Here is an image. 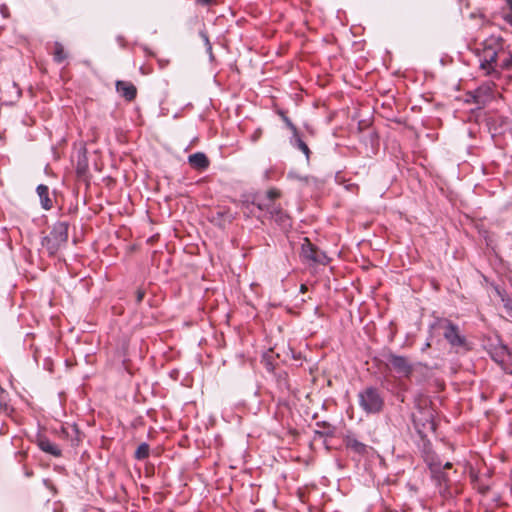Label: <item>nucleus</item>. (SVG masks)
Returning a JSON list of instances; mask_svg holds the SVG:
<instances>
[{"label":"nucleus","mask_w":512,"mask_h":512,"mask_svg":"<svg viewBox=\"0 0 512 512\" xmlns=\"http://www.w3.org/2000/svg\"><path fill=\"white\" fill-rule=\"evenodd\" d=\"M37 193L40 197L42 207L44 209H50L51 208V200L48 196V187L45 185H39L37 187Z\"/></svg>","instance_id":"nucleus-12"},{"label":"nucleus","mask_w":512,"mask_h":512,"mask_svg":"<svg viewBox=\"0 0 512 512\" xmlns=\"http://www.w3.org/2000/svg\"><path fill=\"white\" fill-rule=\"evenodd\" d=\"M299 147L308 156V154H309L308 146L305 143L300 142Z\"/></svg>","instance_id":"nucleus-22"},{"label":"nucleus","mask_w":512,"mask_h":512,"mask_svg":"<svg viewBox=\"0 0 512 512\" xmlns=\"http://www.w3.org/2000/svg\"><path fill=\"white\" fill-rule=\"evenodd\" d=\"M280 197V191L270 189L264 195L257 198V206L260 210H266L270 215L274 214L275 209L278 207L275 200Z\"/></svg>","instance_id":"nucleus-2"},{"label":"nucleus","mask_w":512,"mask_h":512,"mask_svg":"<svg viewBox=\"0 0 512 512\" xmlns=\"http://www.w3.org/2000/svg\"><path fill=\"white\" fill-rule=\"evenodd\" d=\"M68 240V225L65 222L55 224L52 232L46 237L48 243L57 242L65 244Z\"/></svg>","instance_id":"nucleus-4"},{"label":"nucleus","mask_w":512,"mask_h":512,"mask_svg":"<svg viewBox=\"0 0 512 512\" xmlns=\"http://www.w3.org/2000/svg\"><path fill=\"white\" fill-rule=\"evenodd\" d=\"M71 429L75 432V433H78V429L75 425H72L71 426Z\"/></svg>","instance_id":"nucleus-28"},{"label":"nucleus","mask_w":512,"mask_h":512,"mask_svg":"<svg viewBox=\"0 0 512 512\" xmlns=\"http://www.w3.org/2000/svg\"><path fill=\"white\" fill-rule=\"evenodd\" d=\"M503 66L509 68L512 66V56L508 60L503 61Z\"/></svg>","instance_id":"nucleus-23"},{"label":"nucleus","mask_w":512,"mask_h":512,"mask_svg":"<svg viewBox=\"0 0 512 512\" xmlns=\"http://www.w3.org/2000/svg\"><path fill=\"white\" fill-rule=\"evenodd\" d=\"M43 245L47 248L50 254H54L63 244L57 242L48 243L45 238L43 241Z\"/></svg>","instance_id":"nucleus-18"},{"label":"nucleus","mask_w":512,"mask_h":512,"mask_svg":"<svg viewBox=\"0 0 512 512\" xmlns=\"http://www.w3.org/2000/svg\"><path fill=\"white\" fill-rule=\"evenodd\" d=\"M475 103L479 104V105H484L485 104V100L482 99L481 95H480V91H477V94L475 95Z\"/></svg>","instance_id":"nucleus-21"},{"label":"nucleus","mask_w":512,"mask_h":512,"mask_svg":"<svg viewBox=\"0 0 512 512\" xmlns=\"http://www.w3.org/2000/svg\"><path fill=\"white\" fill-rule=\"evenodd\" d=\"M6 10H7L6 7H2V9H1L2 13H6Z\"/></svg>","instance_id":"nucleus-29"},{"label":"nucleus","mask_w":512,"mask_h":512,"mask_svg":"<svg viewBox=\"0 0 512 512\" xmlns=\"http://www.w3.org/2000/svg\"><path fill=\"white\" fill-rule=\"evenodd\" d=\"M360 407L368 414L379 413L384 405V400L378 390L373 387L364 389L358 395Z\"/></svg>","instance_id":"nucleus-1"},{"label":"nucleus","mask_w":512,"mask_h":512,"mask_svg":"<svg viewBox=\"0 0 512 512\" xmlns=\"http://www.w3.org/2000/svg\"><path fill=\"white\" fill-rule=\"evenodd\" d=\"M143 297H144V292L138 291L137 292V302H141L143 300Z\"/></svg>","instance_id":"nucleus-24"},{"label":"nucleus","mask_w":512,"mask_h":512,"mask_svg":"<svg viewBox=\"0 0 512 512\" xmlns=\"http://www.w3.org/2000/svg\"><path fill=\"white\" fill-rule=\"evenodd\" d=\"M508 2H509L510 6L512 8V0H508Z\"/></svg>","instance_id":"nucleus-31"},{"label":"nucleus","mask_w":512,"mask_h":512,"mask_svg":"<svg viewBox=\"0 0 512 512\" xmlns=\"http://www.w3.org/2000/svg\"><path fill=\"white\" fill-rule=\"evenodd\" d=\"M212 0H198V2L202 3V4H209L211 3Z\"/></svg>","instance_id":"nucleus-26"},{"label":"nucleus","mask_w":512,"mask_h":512,"mask_svg":"<svg viewBox=\"0 0 512 512\" xmlns=\"http://www.w3.org/2000/svg\"><path fill=\"white\" fill-rule=\"evenodd\" d=\"M316 248L310 241L308 238H305L304 239V243L302 244V247H301V256L306 259V260H310V261H314V257H315V252H316Z\"/></svg>","instance_id":"nucleus-11"},{"label":"nucleus","mask_w":512,"mask_h":512,"mask_svg":"<svg viewBox=\"0 0 512 512\" xmlns=\"http://www.w3.org/2000/svg\"><path fill=\"white\" fill-rule=\"evenodd\" d=\"M443 335L451 346L458 347L465 344V339L460 335L458 327L449 321H445L442 325Z\"/></svg>","instance_id":"nucleus-3"},{"label":"nucleus","mask_w":512,"mask_h":512,"mask_svg":"<svg viewBox=\"0 0 512 512\" xmlns=\"http://www.w3.org/2000/svg\"><path fill=\"white\" fill-rule=\"evenodd\" d=\"M452 467V464L450 462H447L445 465H444V468L448 469V468H451Z\"/></svg>","instance_id":"nucleus-27"},{"label":"nucleus","mask_w":512,"mask_h":512,"mask_svg":"<svg viewBox=\"0 0 512 512\" xmlns=\"http://www.w3.org/2000/svg\"><path fill=\"white\" fill-rule=\"evenodd\" d=\"M389 365L401 376H408L411 372V366L404 357L392 356Z\"/></svg>","instance_id":"nucleus-6"},{"label":"nucleus","mask_w":512,"mask_h":512,"mask_svg":"<svg viewBox=\"0 0 512 512\" xmlns=\"http://www.w3.org/2000/svg\"><path fill=\"white\" fill-rule=\"evenodd\" d=\"M306 289L305 285L301 286V291H304Z\"/></svg>","instance_id":"nucleus-30"},{"label":"nucleus","mask_w":512,"mask_h":512,"mask_svg":"<svg viewBox=\"0 0 512 512\" xmlns=\"http://www.w3.org/2000/svg\"><path fill=\"white\" fill-rule=\"evenodd\" d=\"M116 90L122 97L129 101L133 100L137 93L136 87L132 83L126 81H117Z\"/></svg>","instance_id":"nucleus-7"},{"label":"nucleus","mask_w":512,"mask_h":512,"mask_svg":"<svg viewBox=\"0 0 512 512\" xmlns=\"http://www.w3.org/2000/svg\"><path fill=\"white\" fill-rule=\"evenodd\" d=\"M498 53L492 47L485 48L481 56V68L486 71L487 74L491 73L494 69L493 64L496 62Z\"/></svg>","instance_id":"nucleus-5"},{"label":"nucleus","mask_w":512,"mask_h":512,"mask_svg":"<svg viewBox=\"0 0 512 512\" xmlns=\"http://www.w3.org/2000/svg\"><path fill=\"white\" fill-rule=\"evenodd\" d=\"M53 55H54V60L56 62H59V63L64 61L66 59V57H67L65 52H64L63 46L60 43H58V42H56L55 45H54V53H53Z\"/></svg>","instance_id":"nucleus-14"},{"label":"nucleus","mask_w":512,"mask_h":512,"mask_svg":"<svg viewBox=\"0 0 512 512\" xmlns=\"http://www.w3.org/2000/svg\"><path fill=\"white\" fill-rule=\"evenodd\" d=\"M492 358L501 365V367L503 368V366L505 365V363L512 359V354L510 353V351L508 350V348L504 345H500L498 348L495 349V352L492 353Z\"/></svg>","instance_id":"nucleus-10"},{"label":"nucleus","mask_w":512,"mask_h":512,"mask_svg":"<svg viewBox=\"0 0 512 512\" xmlns=\"http://www.w3.org/2000/svg\"><path fill=\"white\" fill-rule=\"evenodd\" d=\"M502 301L507 317H509L512 320V301L510 299L504 298L502 299Z\"/></svg>","instance_id":"nucleus-19"},{"label":"nucleus","mask_w":512,"mask_h":512,"mask_svg":"<svg viewBox=\"0 0 512 512\" xmlns=\"http://www.w3.org/2000/svg\"><path fill=\"white\" fill-rule=\"evenodd\" d=\"M189 164L197 170H205L209 166V160L204 153L197 152L188 157Z\"/></svg>","instance_id":"nucleus-8"},{"label":"nucleus","mask_w":512,"mask_h":512,"mask_svg":"<svg viewBox=\"0 0 512 512\" xmlns=\"http://www.w3.org/2000/svg\"><path fill=\"white\" fill-rule=\"evenodd\" d=\"M348 446L358 453H363L366 450V446L363 443L357 441L356 439H349Z\"/></svg>","instance_id":"nucleus-16"},{"label":"nucleus","mask_w":512,"mask_h":512,"mask_svg":"<svg viewBox=\"0 0 512 512\" xmlns=\"http://www.w3.org/2000/svg\"><path fill=\"white\" fill-rule=\"evenodd\" d=\"M201 35H202V38L204 39V41H205L206 45L210 46L207 35H206V34H204V33H202ZM209 49H211V47H209Z\"/></svg>","instance_id":"nucleus-25"},{"label":"nucleus","mask_w":512,"mask_h":512,"mask_svg":"<svg viewBox=\"0 0 512 512\" xmlns=\"http://www.w3.org/2000/svg\"><path fill=\"white\" fill-rule=\"evenodd\" d=\"M328 261H329V258L327 257V255L323 251H320L318 248H316L315 257H314L313 262L319 263L322 265H326L328 263Z\"/></svg>","instance_id":"nucleus-17"},{"label":"nucleus","mask_w":512,"mask_h":512,"mask_svg":"<svg viewBox=\"0 0 512 512\" xmlns=\"http://www.w3.org/2000/svg\"><path fill=\"white\" fill-rule=\"evenodd\" d=\"M426 421H427V424L429 425V428H430L431 430H434V429H435V426H434V423H433V421H432V412H428V416H427Z\"/></svg>","instance_id":"nucleus-20"},{"label":"nucleus","mask_w":512,"mask_h":512,"mask_svg":"<svg viewBox=\"0 0 512 512\" xmlns=\"http://www.w3.org/2000/svg\"><path fill=\"white\" fill-rule=\"evenodd\" d=\"M271 216L282 226H287L289 224L288 216L281 210L279 206L275 209L274 214Z\"/></svg>","instance_id":"nucleus-13"},{"label":"nucleus","mask_w":512,"mask_h":512,"mask_svg":"<svg viewBox=\"0 0 512 512\" xmlns=\"http://www.w3.org/2000/svg\"><path fill=\"white\" fill-rule=\"evenodd\" d=\"M149 455V446L146 443H142L138 446L135 451V457L139 460L145 459Z\"/></svg>","instance_id":"nucleus-15"},{"label":"nucleus","mask_w":512,"mask_h":512,"mask_svg":"<svg viewBox=\"0 0 512 512\" xmlns=\"http://www.w3.org/2000/svg\"><path fill=\"white\" fill-rule=\"evenodd\" d=\"M37 443H38L39 448L42 451L49 453L55 457H58L61 455V450L46 437L40 436L38 438Z\"/></svg>","instance_id":"nucleus-9"}]
</instances>
